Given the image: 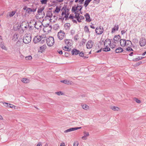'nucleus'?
<instances>
[{"mask_svg": "<svg viewBox=\"0 0 146 146\" xmlns=\"http://www.w3.org/2000/svg\"><path fill=\"white\" fill-rule=\"evenodd\" d=\"M111 44V40L109 39H107L105 40L104 43V45L105 47L103 48V50L105 52L110 51V49L108 46H110Z\"/></svg>", "mask_w": 146, "mask_h": 146, "instance_id": "f257e3e1", "label": "nucleus"}, {"mask_svg": "<svg viewBox=\"0 0 146 146\" xmlns=\"http://www.w3.org/2000/svg\"><path fill=\"white\" fill-rule=\"evenodd\" d=\"M126 46L127 47L125 48V50L128 52L133 51V50L131 48L132 46V44L131 41L127 40L126 43Z\"/></svg>", "mask_w": 146, "mask_h": 146, "instance_id": "f03ea898", "label": "nucleus"}, {"mask_svg": "<svg viewBox=\"0 0 146 146\" xmlns=\"http://www.w3.org/2000/svg\"><path fill=\"white\" fill-rule=\"evenodd\" d=\"M31 35L30 34L25 35L23 38V42L25 44H28L31 41Z\"/></svg>", "mask_w": 146, "mask_h": 146, "instance_id": "7ed1b4c3", "label": "nucleus"}, {"mask_svg": "<svg viewBox=\"0 0 146 146\" xmlns=\"http://www.w3.org/2000/svg\"><path fill=\"white\" fill-rule=\"evenodd\" d=\"M46 42L48 45L49 46H52L54 43V38L52 36H50L46 40Z\"/></svg>", "mask_w": 146, "mask_h": 146, "instance_id": "20e7f679", "label": "nucleus"}, {"mask_svg": "<svg viewBox=\"0 0 146 146\" xmlns=\"http://www.w3.org/2000/svg\"><path fill=\"white\" fill-rule=\"evenodd\" d=\"M65 35V33L62 31H60L58 34V39L61 40L64 37Z\"/></svg>", "mask_w": 146, "mask_h": 146, "instance_id": "39448f33", "label": "nucleus"}, {"mask_svg": "<svg viewBox=\"0 0 146 146\" xmlns=\"http://www.w3.org/2000/svg\"><path fill=\"white\" fill-rule=\"evenodd\" d=\"M96 32L98 35L102 34L104 30L103 27L100 26L99 28H96Z\"/></svg>", "mask_w": 146, "mask_h": 146, "instance_id": "423d86ee", "label": "nucleus"}, {"mask_svg": "<svg viewBox=\"0 0 146 146\" xmlns=\"http://www.w3.org/2000/svg\"><path fill=\"white\" fill-rule=\"evenodd\" d=\"M29 26V23H27V24H26V22H23L22 23L21 25V28L22 30V33L24 32L25 29H23V28H24L25 29H26Z\"/></svg>", "mask_w": 146, "mask_h": 146, "instance_id": "0eeeda50", "label": "nucleus"}, {"mask_svg": "<svg viewBox=\"0 0 146 146\" xmlns=\"http://www.w3.org/2000/svg\"><path fill=\"white\" fill-rule=\"evenodd\" d=\"M43 39V37L41 36H37L34 38L33 42L36 43L40 41Z\"/></svg>", "mask_w": 146, "mask_h": 146, "instance_id": "6e6552de", "label": "nucleus"}, {"mask_svg": "<svg viewBox=\"0 0 146 146\" xmlns=\"http://www.w3.org/2000/svg\"><path fill=\"white\" fill-rule=\"evenodd\" d=\"M0 47L2 49L5 50H7V48L5 45L2 37L0 36Z\"/></svg>", "mask_w": 146, "mask_h": 146, "instance_id": "1a4fd4ad", "label": "nucleus"}, {"mask_svg": "<svg viewBox=\"0 0 146 146\" xmlns=\"http://www.w3.org/2000/svg\"><path fill=\"white\" fill-rule=\"evenodd\" d=\"M139 43L141 46H144L146 44V40L144 38H141L139 41Z\"/></svg>", "mask_w": 146, "mask_h": 146, "instance_id": "9d476101", "label": "nucleus"}, {"mask_svg": "<svg viewBox=\"0 0 146 146\" xmlns=\"http://www.w3.org/2000/svg\"><path fill=\"white\" fill-rule=\"evenodd\" d=\"M82 7L81 6L77 5L76 7H73L72 9V12H76V10H78L79 11H80L82 9Z\"/></svg>", "mask_w": 146, "mask_h": 146, "instance_id": "9b49d317", "label": "nucleus"}, {"mask_svg": "<svg viewBox=\"0 0 146 146\" xmlns=\"http://www.w3.org/2000/svg\"><path fill=\"white\" fill-rule=\"evenodd\" d=\"M93 44L94 43L92 40H89L86 44L87 48L88 49L91 48L92 47Z\"/></svg>", "mask_w": 146, "mask_h": 146, "instance_id": "f8f14e48", "label": "nucleus"}, {"mask_svg": "<svg viewBox=\"0 0 146 146\" xmlns=\"http://www.w3.org/2000/svg\"><path fill=\"white\" fill-rule=\"evenodd\" d=\"M82 128L81 127H73L67 129L64 131V133H67L72 131H74L78 129H80Z\"/></svg>", "mask_w": 146, "mask_h": 146, "instance_id": "ddd939ff", "label": "nucleus"}, {"mask_svg": "<svg viewBox=\"0 0 146 146\" xmlns=\"http://www.w3.org/2000/svg\"><path fill=\"white\" fill-rule=\"evenodd\" d=\"M120 45L122 47H124L126 46V43L127 40H126L125 39H121L120 40Z\"/></svg>", "mask_w": 146, "mask_h": 146, "instance_id": "4468645a", "label": "nucleus"}, {"mask_svg": "<svg viewBox=\"0 0 146 146\" xmlns=\"http://www.w3.org/2000/svg\"><path fill=\"white\" fill-rule=\"evenodd\" d=\"M36 7L34 8H27L26 10V12L28 13H31V12H34L36 11Z\"/></svg>", "mask_w": 146, "mask_h": 146, "instance_id": "2eb2a0df", "label": "nucleus"}, {"mask_svg": "<svg viewBox=\"0 0 146 146\" xmlns=\"http://www.w3.org/2000/svg\"><path fill=\"white\" fill-rule=\"evenodd\" d=\"M61 82L67 84H72L73 82L72 81H70L67 80H62L60 81Z\"/></svg>", "mask_w": 146, "mask_h": 146, "instance_id": "dca6fc26", "label": "nucleus"}, {"mask_svg": "<svg viewBox=\"0 0 146 146\" xmlns=\"http://www.w3.org/2000/svg\"><path fill=\"white\" fill-rule=\"evenodd\" d=\"M80 52V51L79 50H78L75 49H74L72 51V55L74 54L77 55Z\"/></svg>", "mask_w": 146, "mask_h": 146, "instance_id": "f3484780", "label": "nucleus"}, {"mask_svg": "<svg viewBox=\"0 0 146 146\" xmlns=\"http://www.w3.org/2000/svg\"><path fill=\"white\" fill-rule=\"evenodd\" d=\"M123 51V49L122 48L118 47L115 50V52L116 53H119L122 52Z\"/></svg>", "mask_w": 146, "mask_h": 146, "instance_id": "a211bd4d", "label": "nucleus"}, {"mask_svg": "<svg viewBox=\"0 0 146 146\" xmlns=\"http://www.w3.org/2000/svg\"><path fill=\"white\" fill-rule=\"evenodd\" d=\"M85 17L86 18V21L89 22L91 21L90 19V15L88 13H86L85 15Z\"/></svg>", "mask_w": 146, "mask_h": 146, "instance_id": "6ab92c4d", "label": "nucleus"}, {"mask_svg": "<svg viewBox=\"0 0 146 146\" xmlns=\"http://www.w3.org/2000/svg\"><path fill=\"white\" fill-rule=\"evenodd\" d=\"M119 28V26L117 25H115L114 27L112 29L111 32L114 33L116 31H117L118 30Z\"/></svg>", "mask_w": 146, "mask_h": 146, "instance_id": "aec40b11", "label": "nucleus"}, {"mask_svg": "<svg viewBox=\"0 0 146 146\" xmlns=\"http://www.w3.org/2000/svg\"><path fill=\"white\" fill-rule=\"evenodd\" d=\"M120 38V37L119 35H115L113 38V40L115 41H118Z\"/></svg>", "mask_w": 146, "mask_h": 146, "instance_id": "412c9836", "label": "nucleus"}, {"mask_svg": "<svg viewBox=\"0 0 146 146\" xmlns=\"http://www.w3.org/2000/svg\"><path fill=\"white\" fill-rule=\"evenodd\" d=\"M21 81L25 83H29L30 82V80L27 78H23L21 80Z\"/></svg>", "mask_w": 146, "mask_h": 146, "instance_id": "4be33fe9", "label": "nucleus"}, {"mask_svg": "<svg viewBox=\"0 0 146 146\" xmlns=\"http://www.w3.org/2000/svg\"><path fill=\"white\" fill-rule=\"evenodd\" d=\"M65 43L68 46H71L72 44L70 42V40L68 39H65L64 41Z\"/></svg>", "mask_w": 146, "mask_h": 146, "instance_id": "5701e85b", "label": "nucleus"}, {"mask_svg": "<svg viewBox=\"0 0 146 146\" xmlns=\"http://www.w3.org/2000/svg\"><path fill=\"white\" fill-rule=\"evenodd\" d=\"M70 24L69 23H66L64 25L65 29L66 30H68L70 29Z\"/></svg>", "mask_w": 146, "mask_h": 146, "instance_id": "b1692460", "label": "nucleus"}, {"mask_svg": "<svg viewBox=\"0 0 146 146\" xmlns=\"http://www.w3.org/2000/svg\"><path fill=\"white\" fill-rule=\"evenodd\" d=\"M46 16L49 18H51L52 16V13L51 11H47L46 13Z\"/></svg>", "mask_w": 146, "mask_h": 146, "instance_id": "393cba45", "label": "nucleus"}, {"mask_svg": "<svg viewBox=\"0 0 146 146\" xmlns=\"http://www.w3.org/2000/svg\"><path fill=\"white\" fill-rule=\"evenodd\" d=\"M84 31L86 33H89L90 34V31H89V29L87 26H85L84 27Z\"/></svg>", "mask_w": 146, "mask_h": 146, "instance_id": "a878e982", "label": "nucleus"}, {"mask_svg": "<svg viewBox=\"0 0 146 146\" xmlns=\"http://www.w3.org/2000/svg\"><path fill=\"white\" fill-rule=\"evenodd\" d=\"M144 58V57L142 56H138L137 58H136L133 59V60L134 61H137L141 60Z\"/></svg>", "mask_w": 146, "mask_h": 146, "instance_id": "bb28decb", "label": "nucleus"}, {"mask_svg": "<svg viewBox=\"0 0 146 146\" xmlns=\"http://www.w3.org/2000/svg\"><path fill=\"white\" fill-rule=\"evenodd\" d=\"M84 19V17L82 15H80L78 19H77V20L78 22H81V21Z\"/></svg>", "mask_w": 146, "mask_h": 146, "instance_id": "cd10ccee", "label": "nucleus"}, {"mask_svg": "<svg viewBox=\"0 0 146 146\" xmlns=\"http://www.w3.org/2000/svg\"><path fill=\"white\" fill-rule=\"evenodd\" d=\"M44 7H43L42 8L38 9L37 11V13L40 14V13H42L44 9Z\"/></svg>", "mask_w": 146, "mask_h": 146, "instance_id": "c85d7f7f", "label": "nucleus"}, {"mask_svg": "<svg viewBox=\"0 0 146 146\" xmlns=\"http://www.w3.org/2000/svg\"><path fill=\"white\" fill-rule=\"evenodd\" d=\"M92 1V0H86L85 1L84 6L86 7L88 5L89 3Z\"/></svg>", "mask_w": 146, "mask_h": 146, "instance_id": "c756f323", "label": "nucleus"}, {"mask_svg": "<svg viewBox=\"0 0 146 146\" xmlns=\"http://www.w3.org/2000/svg\"><path fill=\"white\" fill-rule=\"evenodd\" d=\"M82 108L85 110H87L89 109V106L86 104H84L82 106Z\"/></svg>", "mask_w": 146, "mask_h": 146, "instance_id": "7c9ffc66", "label": "nucleus"}, {"mask_svg": "<svg viewBox=\"0 0 146 146\" xmlns=\"http://www.w3.org/2000/svg\"><path fill=\"white\" fill-rule=\"evenodd\" d=\"M111 108L114 111H118L119 110V108L115 107V106H112L111 107Z\"/></svg>", "mask_w": 146, "mask_h": 146, "instance_id": "2f4dec72", "label": "nucleus"}, {"mask_svg": "<svg viewBox=\"0 0 146 146\" xmlns=\"http://www.w3.org/2000/svg\"><path fill=\"white\" fill-rule=\"evenodd\" d=\"M46 26L44 28L45 29H47V28H49L48 30H50L51 29V26L49 24H47V25H46Z\"/></svg>", "mask_w": 146, "mask_h": 146, "instance_id": "473e14b6", "label": "nucleus"}, {"mask_svg": "<svg viewBox=\"0 0 146 146\" xmlns=\"http://www.w3.org/2000/svg\"><path fill=\"white\" fill-rule=\"evenodd\" d=\"M60 11V8H59L58 7H56V9L54 11V12H56L57 13H58Z\"/></svg>", "mask_w": 146, "mask_h": 146, "instance_id": "72a5a7b5", "label": "nucleus"}, {"mask_svg": "<svg viewBox=\"0 0 146 146\" xmlns=\"http://www.w3.org/2000/svg\"><path fill=\"white\" fill-rule=\"evenodd\" d=\"M40 50L42 51H43L46 48V46L45 45H44L40 46Z\"/></svg>", "mask_w": 146, "mask_h": 146, "instance_id": "f704fd0d", "label": "nucleus"}, {"mask_svg": "<svg viewBox=\"0 0 146 146\" xmlns=\"http://www.w3.org/2000/svg\"><path fill=\"white\" fill-rule=\"evenodd\" d=\"M15 12L14 11H12L10 13L9 15L10 17H13L15 14Z\"/></svg>", "mask_w": 146, "mask_h": 146, "instance_id": "c9c22d12", "label": "nucleus"}, {"mask_svg": "<svg viewBox=\"0 0 146 146\" xmlns=\"http://www.w3.org/2000/svg\"><path fill=\"white\" fill-rule=\"evenodd\" d=\"M9 107L12 108L13 109H16V106H14L13 104H9Z\"/></svg>", "mask_w": 146, "mask_h": 146, "instance_id": "e433bc0d", "label": "nucleus"}, {"mask_svg": "<svg viewBox=\"0 0 146 146\" xmlns=\"http://www.w3.org/2000/svg\"><path fill=\"white\" fill-rule=\"evenodd\" d=\"M25 59L26 60H31L32 59V57L31 55L25 57Z\"/></svg>", "mask_w": 146, "mask_h": 146, "instance_id": "4c0bfd02", "label": "nucleus"}, {"mask_svg": "<svg viewBox=\"0 0 146 146\" xmlns=\"http://www.w3.org/2000/svg\"><path fill=\"white\" fill-rule=\"evenodd\" d=\"M74 13L76 14V15H75V16L74 17V18L76 19L77 20V19L78 18L79 16H80V14L79 13L77 14L76 12H75Z\"/></svg>", "mask_w": 146, "mask_h": 146, "instance_id": "58836bf2", "label": "nucleus"}, {"mask_svg": "<svg viewBox=\"0 0 146 146\" xmlns=\"http://www.w3.org/2000/svg\"><path fill=\"white\" fill-rule=\"evenodd\" d=\"M68 16L66 14V13H65V14L64 16V17H63V18H62V17L61 18H60V19H62L63 20H64V18H65V20H66L68 18Z\"/></svg>", "mask_w": 146, "mask_h": 146, "instance_id": "ea45409f", "label": "nucleus"}, {"mask_svg": "<svg viewBox=\"0 0 146 146\" xmlns=\"http://www.w3.org/2000/svg\"><path fill=\"white\" fill-rule=\"evenodd\" d=\"M40 1L42 4H46L47 3V0H42Z\"/></svg>", "mask_w": 146, "mask_h": 146, "instance_id": "a19ab883", "label": "nucleus"}, {"mask_svg": "<svg viewBox=\"0 0 146 146\" xmlns=\"http://www.w3.org/2000/svg\"><path fill=\"white\" fill-rule=\"evenodd\" d=\"M84 135L86 137L89 135V133L88 132H86V131H84Z\"/></svg>", "mask_w": 146, "mask_h": 146, "instance_id": "79ce46f5", "label": "nucleus"}, {"mask_svg": "<svg viewBox=\"0 0 146 146\" xmlns=\"http://www.w3.org/2000/svg\"><path fill=\"white\" fill-rule=\"evenodd\" d=\"M78 35H76L74 37V39L75 40H77L78 39Z\"/></svg>", "mask_w": 146, "mask_h": 146, "instance_id": "37998d69", "label": "nucleus"}, {"mask_svg": "<svg viewBox=\"0 0 146 146\" xmlns=\"http://www.w3.org/2000/svg\"><path fill=\"white\" fill-rule=\"evenodd\" d=\"M135 100L137 103H138L140 104L141 103V101L138 99L135 98Z\"/></svg>", "mask_w": 146, "mask_h": 146, "instance_id": "c03bdc74", "label": "nucleus"}, {"mask_svg": "<svg viewBox=\"0 0 146 146\" xmlns=\"http://www.w3.org/2000/svg\"><path fill=\"white\" fill-rule=\"evenodd\" d=\"M3 104L4 106L7 107H9V104L7 103H4Z\"/></svg>", "mask_w": 146, "mask_h": 146, "instance_id": "a18cd8bd", "label": "nucleus"}, {"mask_svg": "<svg viewBox=\"0 0 146 146\" xmlns=\"http://www.w3.org/2000/svg\"><path fill=\"white\" fill-rule=\"evenodd\" d=\"M44 37V38H43V39L41 40V43H43L46 41V39Z\"/></svg>", "mask_w": 146, "mask_h": 146, "instance_id": "49530a36", "label": "nucleus"}, {"mask_svg": "<svg viewBox=\"0 0 146 146\" xmlns=\"http://www.w3.org/2000/svg\"><path fill=\"white\" fill-rule=\"evenodd\" d=\"M66 13V10L65 9L64 11H63L61 14V15L62 16V17H63V16L64 15H65V13Z\"/></svg>", "mask_w": 146, "mask_h": 146, "instance_id": "de8ad7c7", "label": "nucleus"}, {"mask_svg": "<svg viewBox=\"0 0 146 146\" xmlns=\"http://www.w3.org/2000/svg\"><path fill=\"white\" fill-rule=\"evenodd\" d=\"M84 55V53L82 52H81L79 53V55L80 56L83 57Z\"/></svg>", "mask_w": 146, "mask_h": 146, "instance_id": "09e8293b", "label": "nucleus"}, {"mask_svg": "<svg viewBox=\"0 0 146 146\" xmlns=\"http://www.w3.org/2000/svg\"><path fill=\"white\" fill-rule=\"evenodd\" d=\"M68 18L70 19H74V17L72 15V14H71L70 15Z\"/></svg>", "mask_w": 146, "mask_h": 146, "instance_id": "8fccbe9b", "label": "nucleus"}, {"mask_svg": "<svg viewBox=\"0 0 146 146\" xmlns=\"http://www.w3.org/2000/svg\"><path fill=\"white\" fill-rule=\"evenodd\" d=\"M110 46L111 48L113 49V48H115V44L111 45V44H110Z\"/></svg>", "mask_w": 146, "mask_h": 146, "instance_id": "3c124183", "label": "nucleus"}, {"mask_svg": "<svg viewBox=\"0 0 146 146\" xmlns=\"http://www.w3.org/2000/svg\"><path fill=\"white\" fill-rule=\"evenodd\" d=\"M142 63V62L141 61H140L138 62H137L136 63V66H138L140 64H141Z\"/></svg>", "mask_w": 146, "mask_h": 146, "instance_id": "603ef678", "label": "nucleus"}, {"mask_svg": "<svg viewBox=\"0 0 146 146\" xmlns=\"http://www.w3.org/2000/svg\"><path fill=\"white\" fill-rule=\"evenodd\" d=\"M75 31L74 30H71V33L72 35L75 33Z\"/></svg>", "mask_w": 146, "mask_h": 146, "instance_id": "864d4df0", "label": "nucleus"}, {"mask_svg": "<svg viewBox=\"0 0 146 146\" xmlns=\"http://www.w3.org/2000/svg\"><path fill=\"white\" fill-rule=\"evenodd\" d=\"M78 143L76 142H75L74 143V146H78Z\"/></svg>", "mask_w": 146, "mask_h": 146, "instance_id": "5fc2aeb1", "label": "nucleus"}, {"mask_svg": "<svg viewBox=\"0 0 146 146\" xmlns=\"http://www.w3.org/2000/svg\"><path fill=\"white\" fill-rule=\"evenodd\" d=\"M55 93L57 95H60V94H61L62 92L61 91H59V92H56Z\"/></svg>", "mask_w": 146, "mask_h": 146, "instance_id": "6e6d98bb", "label": "nucleus"}, {"mask_svg": "<svg viewBox=\"0 0 146 146\" xmlns=\"http://www.w3.org/2000/svg\"><path fill=\"white\" fill-rule=\"evenodd\" d=\"M126 32V31H125V30H122L121 31V34L122 35H123Z\"/></svg>", "mask_w": 146, "mask_h": 146, "instance_id": "4d7b16f0", "label": "nucleus"}, {"mask_svg": "<svg viewBox=\"0 0 146 146\" xmlns=\"http://www.w3.org/2000/svg\"><path fill=\"white\" fill-rule=\"evenodd\" d=\"M82 138L84 140H86L87 139V137L84 135L82 137Z\"/></svg>", "mask_w": 146, "mask_h": 146, "instance_id": "13d9d810", "label": "nucleus"}, {"mask_svg": "<svg viewBox=\"0 0 146 146\" xmlns=\"http://www.w3.org/2000/svg\"><path fill=\"white\" fill-rule=\"evenodd\" d=\"M60 146H65V144L64 142L61 143L60 144Z\"/></svg>", "mask_w": 146, "mask_h": 146, "instance_id": "bf43d9fd", "label": "nucleus"}, {"mask_svg": "<svg viewBox=\"0 0 146 146\" xmlns=\"http://www.w3.org/2000/svg\"><path fill=\"white\" fill-rule=\"evenodd\" d=\"M65 55L66 57H68L69 56V54L67 52H65Z\"/></svg>", "mask_w": 146, "mask_h": 146, "instance_id": "052dcab7", "label": "nucleus"}, {"mask_svg": "<svg viewBox=\"0 0 146 146\" xmlns=\"http://www.w3.org/2000/svg\"><path fill=\"white\" fill-rule=\"evenodd\" d=\"M72 21L74 23H77V22L76 20L74 19H72Z\"/></svg>", "mask_w": 146, "mask_h": 146, "instance_id": "680f3d73", "label": "nucleus"}, {"mask_svg": "<svg viewBox=\"0 0 146 146\" xmlns=\"http://www.w3.org/2000/svg\"><path fill=\"white\" fill-rule=\"evenodd\" d=\"M17 36H18V35L17 34H15L14 36H13V37H14V38H15V37H16V38L17 39Z\"/></svg>", "mask_w": 146, "mask_h": 146, "instance_id": "e2e57ef3", "label": "nucleus"}, {"mask_svg": "<svg viewBox=\"0 0 146 146\" xmlns=\"http://www.w3.org/2000/svg\"><path fill=\"white\" fill-rule=\"evenodd\" d=\"M84 0H79V2L80 3V4H82Z\"/></svg>", "mask_w": 146, "mask_h": 146, "instance_id": "0e129e2a", "label": "nucleus"}, {"mask_svg": "<svg viewBox=\"0 0 146 146\" xmlns=\"http://www.w3.org/2000/svg\"><path fill=\"white\" fill-rule=\"evenodd\" d=\"M58 53L59 54H62L63 53L62 52V50H60L59 51H58Z\"/></svg>", "mask_w": 146, "mask_h": 146, "instance_id": "69168bd1", "label": "nucleus"}, {"mask_svg": "<svg viewBox=\"0 0 146 146\" xmlns=\"http://www.w3.org/2000/svg\"><path fill=\"white\" fill-rule=\"evenodd\" d=\"M133 52H131L130 54H129V55L130 56H132L133 55Z\"/></svg>", "mask_w": 146, "mask_h": 146, "instance_id": "338daca9", "label": "nucleus"}, {"mask_svg": "<svg viewBox=\"0 0 146 146\" xmlns=\"http://www.w3.org/2000/svg\"><path fill=\"white\" fill-rule=\"evenodd\" d=\"M90 27L91 28L93 29H94L95 28V27H94V26H93V25H90Z\"/></svg>", "mask_w": 146, "mask_h": 146, "instance_id": "774afa93", "label": "nucleus"}]
</instances>
